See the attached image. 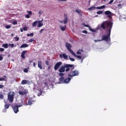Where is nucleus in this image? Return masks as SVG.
Masks as SVG:
<instances>
[{
	"label": "nucleus",
	"instance_id": "1",
	"mask_svg": "<svg viewBox=\"0 0 126 126\" xmlns=\"http://www.w3.org/2000/svg\"><path fill=\"white\" fill-rule=\"evenodd\" d=\"M113 22L110 21H106L102 23L101 25V28L103 30H105L106 27V28L108 30L109 33L107 35H102V39H101V41L104 40L106 42L108 41L109 38H110L111 31L113 27Z\"/></svg>",
	"mask_w": 126,
	"mask_h": 126
},
{
	"label": "nucleus",
	"instance_id": "2",
	"mask_svg": "<svg viewBox=\"0 0 126 126\" xmlns=\"http://www.w3.org/2000/svg\"><path fill=\"white\" fill-rule=\"evenodd\" d=\"M70 67H73V69H74V65L71 64H65L64 65L61 66L60 68L59 69V72L60 73L67 72V71H69L70 70Z\"/></svg>",
	"mask_w": 126,
	"mask_h": 126
},
{
	"label": "nucleus",
	"instance_id": "3",
	"mask_svg": "<svg viewBox=\"0 0 126 126\" xmlns=\"http://www.w3.org/2000/svg\"><path fill=\"white\" fill-rule=\"evenodd\" d=\"M66 48H67V50H68L69 52L74 56V57H75L76 58H77L79 60H81L82 59V57L81 56L76 55L75 53H74V52L71 50V48H72V45H71L70 43L68 42L66 43L65 45Z\"/></svg>",
	"mask_w": 126,
	"mask_h": 126
},
{
	"label": "nucleus",
	"instance_id": "4",
	"mask_svg": "<svg viewBox=\"0 0 126 126\" xmlns=\"http://www.w3.org/2000/svg\"><path fill=\"white\" fill-rule=\"evenodd\" d=\"M16 94L14 92H9L7 95V100L10 103H12L14 101V96Z\"/></svg>",
	"mask_w": 126,
	"mask_h": 126
},
{
	"label": "nucleus",
	"instance_id": "5",
	"mask_svg": "<svg viewBox=\"0 0 126 126\" xmlns=\"http://www.w3.org/2000/svg\"><path fill=\"white\" fill-rule=\"evenodd\" d=\"M71 80V78L70 77H68V78H67L66 79H64V77H61L59 79V81L61 83L66 84L69 83V82H70Z\"/></svg>",
	"mask_w": 126,
	"mask_h": 126
},
{
	"label": "nucleus",
	"instance_id": "6",
	"mask_svg": "<svg viewBox=\"0 0 126 126\" xmlns=\"http://www.w3.org/2000/svg\"><path fill=\"white\" fill-rule=\"evenodd\" d=\"M79 74V71L77 70H75L74 71H70L69 73L68 74V77H74V76H77Z\"/></svg>",
	"mask_w": 126,
	"mask_h": 126
},
{
	"label": "nucleus",
	"instance_id": "7",
	"mask_svg": "<svg viewBox=\"0 0 126 126\" xmlns=\"http://www.w3.org/2000/svg\"><path fill=\"white\" fill-rule=\"evenodd\" d=\"M63 64V63L62 62H58L54 66V70H58L59 68H60V67L61 65Z\"/></svg>",
	"mask_w": 126,
	"mask_h": 126
},
{
	"label": "nucleus",
	"instance_id": "8",
	"mask_svg": "<svg viewBox=\"0 0 126 126\" xmlns=\"http://www.w3.org/2000/svg\"><path fill=\"white\" fill-rule=\"evenodd\" d=\"M27 53H28L27 50H24L21 53V57L22 59H23V60H25V59H26L25 55H26V54H27Z\"/></svg>",
	"mask_w": 126,
	"mask_h": 126
},
{
	"label": "nucleus",
	"instance_id": "9",
	"mask_svg": "<svg viewBox=\"0 0 126 126\" xmlns=\"http://www.w3.org/2000/svg\"><path fill=\"white\" fill-rule=\"evenodd\" d=\"M13 109L15 114L18 113V112L19 111L18 105L14 106Z\"/></svg>",
	"mask_w": 126,
	"mask_h": 126
},
{
	"label": "nucleus",
	"instance_id": "10",
	"mask_svg": "<svg viewBox=\"0 0 126 126\" xmlns=\"http://www.w3.org/2000/svg\"><path fill=\"white\" fill-rule=\"evenodd\" d=\"M105 14L107 15V17L109 18H112V12L110 11H106L104 12Z\"/></svg>",
	"mask_w": 126,
	"mask_h": 126
},
{
	"label": "nucleus",
	"instance_id": "11",
	"mask_svg": "<svg viewBox=\"0 0 126 126\" xmlns=\"http://www.w3.org/2000/svg\"><path fill=\"white\" fill-rule=\"evenodd\" d=\"M18 93L20 95H25L28 94V91L25 90V91H19Z\"/></svg>",
	"mask_w": 126,
	"mask_h": 126
},
{
	"label": "nucleus",
	"instance_id": "12",
	"mask_svg": "<svg viewBox=\"0 0 126 126\" xmlns=\"http://www.w3.org/2000/svg\"><path fill=\"white\" fill-rule=\"evenodd\" d=\"M64 16V19L63 21V23L66 24V23H67V21H68V18H67V15L65 14Z\"/></svg>",
	"mask_w": 126,
	"mask_h": 126
},
{
	"label": "nucleus",
	"instance_id": "13",
	"mask_svg": "<svg viewBox=\"0 0 126 126\" xmlns=\"http://www.w3.org/2000/svg\"><path fill=\"white\" fill-rule=\"evenodd\" d=\"M38 67H39L40 69H43L42 61L38 62Z\"/></svg>",
	"mask_w": 126,
	"mask_h": 126
},
{
	"label": "nucleus",
	"instance_id": "14",
	"mask_svg": "<svg viewBox=\"0 0 126 126\" xmlns=\"http://www.w3.org/2000/svg\"><path fill=\"white\" fill-rule=\"evenodd\" d=\"M29 46V45L27 43H24L22 44L20 48V49H23V48H28Z\"/></svg>",
	"mask_w": 126,
	"mask_h": 126
},
{
	"label": "nucleus",
	"instance_id": "15",
	"mask_svg": "<svg viewBox=\"0 0 126 126\" xmlns=\"http://www.w3.org/2000/svg\"><path fill=\"white\" fill-rule=\"evenodd\" d=\"M3 78H0V82L1 81H6V79L7 78V76L6 75H4L3 76Z\"/></svg>",
	"mask_w": 126,
	"mask_h": 126
},
{
	"label": "nucleus",
	"instance_id": "16",
	"mask_svg": "<svg viewBox=\"0 0 126 126\" xmlns=\"http://www.w3.org/2000/svg\"><path fill=\"white\" fill-rule=\"evenodd\" d=\"M34 102V100H29L28 101V104H27V105L31 106V105H32V104H33V102Z\"/></svg>",
	"mask_w": 126,
	"mask_h": 126
},
{
	"label": "nucleus",
	"instance_id": "17",
	"mask_svg": "<svg viewBox=\"0 0 126 126\" xmlns=\"http://www.w3.org/2000/svg\"><path fill=\"white\" fill-rule=\"evenodd\" d=\"M2 47L4 48V49H8L9 48V44L8 43L3 44Z\"/></svg>",
	"mask_w": 126,
	"mask_h": 126
},
{
	"label": "nucleus",
	"instance_id": "18",
	"mask_svg": "<svg viewBox=\"0 0 126 126\" xmlns=\"http://www.w3.org/2000/svg\"><path fill=\"white\" fill-rule=\"evenodd\" d=\"M83 25L84 26V27L89 28V30H90L91 31H92V32H95V31L94 30H93V29H92L91 28V27H90L88 25H86V24H83Z\"/></svg>",
	"mask_w": 126,
	"mask_h": 126
},
{
	"label": "nucleus",
	"instance_id": "19",
	"mask_svg": "<svg viewBox=\"0 0 126 126\" xmlns=\"http://www.w3.org/2000/svg\"><path fill=\"white\" fill-rule=\"evenodd\" d=\"M29 81L27 80H23L21 82L22 85H26L28 83Z\"/></svg>",
	"mask_w": 126,
	"mask_h": 126
},
{
	"label": "nucleus",
	"instance_id": "20",
	"mask_svg": "<svg viewBox=\"0 0 126 126\" xmlns=\"http://www.w3.org/2000/svg\"><path fill=\"white\" fill-rule=\"evenodd\" d=\"M41 22H42L41 21H38V23H37L38 24L37 26L38 27H41L43 26V24Z\"/></svg>",
	"mask_w": 126,
	"mask_h": 126
},
{
	"label": "nucleus",
	"instance_id": "21",
	"mask_svg": "<svg viewBox=\"0 0 126 126\" xmlns=\"http://www.w3.org/2000/svg\"><path fill=\"white\" fill-rule=\"evenodd\" d=\"M60 28L62 31H65V29H66V26H65L64 27L60 26Z\"/></svg>",
	"mask_w": 126,
	"mask_h": 126
},
{
	"label": "nucleus",
	"instance_id": "22",
	"mask_svg": "<svg viewBox=\"0 0 126 126\" xmlns=\"http://www.w3.org/2000/svg\"><path fill=\"white\" fill-rule=\"evenodd\" d=\"M105 8V5H102V6H98V7H96V8L97 9H104Z\"/></svg>",
	"mask_w": 126,
	"mask_h": 126
},
{
	"label": "nucleus",
	"instance_id": "23",
	"mask_svg": "<svg viewBox=\"0 0 126 126\" xmlns=\"http://www.w3.org/2000/svg\"><path fill=\"white\" fill-rule=\"evenodd\" d=\"M95 8H96L95 7L93 6L92 7L89 8L88 9V10H89V11H93V10H94Z\"/></svg>",
	"mask_w": 126,
	"mask_h": 126
},
{
	"label": "nucleus",
	"instance_id": "24",
	"mask_svg": "<svg viewBox=\"0 0 126 126\" xmlns=\"http://www.w3.org/2000/svg\"><path fill=\"white\" fill-rule=\"evenodd\" d=\"M38 22V21H35V22H34L32 23V26H33V27H36V26H37V24Z\"/></svg>",
	"mask_w": 126,
	"mask_h": 126
},
{
	"label": "nucleus",
	"instance_id": "25",
	"mask_svg": "<svg viewBox=\"0 0 126 126\" xmlns=\"http://www.w3.org/2000/svg\"><path fill=\"white\" fill-rule=\"evenodd\" d=\"M9 106H10V105L8 104H5L4 105V108H5V109H9Z\"/></svg>",
	"mask_w": 126,
	"mask_h": 126
},
{
	"label": "nucleus",
	"instance_id": "26",
	"mask_svg": "<svg viewBox=\"0 0 126 126\" xmlns=\"http://www.w3.org/2000/svg\"><path fill=\"white\" fill-rule=\"evenodd\" d=\"M63 59H65V60H66L68 58L67 55H66V54H63Z\"/></svg>",
	"mask_w": 126,
	"mask_h": 126
},
{
	"label": "nucleus",
	"instance_id": "27",
	"mask_svg": "<svg viewBox=\"0 0 126 126\" xmlns=\"http://www.w3.org/2000/svg\"><path fill=\"white\" fill-rule=\"evenodd\" d=\"M8 46L11 48H14V47H16V45H15L14 44H9Z\"/></svg>",
	"mask_w": 126,
	"mask_h": 126
},
{
	"label": "nucleus",
	"instance_id": "28",
	"mask_svg": "<svg viewBox=\"0 0 126 126\" xmlns=\"http://www.w3.org/2000/svg\"><path fill=\"white\" fill-rule=\"evenodd\" d=\"M15 41H18L19 40V37H18V36H15V37H14Z\"/></svg>",
	"mask_w": 126,
	"mask_h": 126
},
{
	"label": "nucleus",
	"instance_id": "29",
	"mask_svg": "<svg viewBox=\"0 0 126 126\" xmlns=\"http://www.w3.org/2000/svg\"><path fill=\"white\" fill-rule=\"evenodd\" d=\"M34 35L33 33H28L27 34V36H33Z\"/></svg>",
	"mask_w": 126,
	"mask_h": 126
},
{
	"label": "nucleus",
	"instance_id": "30",
	"mask_svg": "<svg viewBox=\"0 0 126 126\" xmlns=\"http://www.w3.org/2000/svg\"><path fill=\"white\" fill-rule=\"evenodd\" d=\"M27 12L30 15H32V11H27Z\"/></svg>",
	"mask_w": 126,
	"mask_h": 126
},
{
	"label": "nucleus",
	"instance_id": "31",
	"mask_svg": "<svg viewBox=\"0 0 126 126\" xmlns=\"http://www.w3.org/2000/svg\"><path fill=\"white\" fill-rule=\"evenodd\" d=\"M5 28L7 29H9L11 28V25H6Z\"/></svg>",
	"mask_w": 126,
	"mask_h": 126
},
{
	"label": "nucleus",
	"instance_id": "32",
	"mask_svg": "<svg viewBox=\"0 0 126 126\" xmlns=\"http://www.w3.org/2000/svg\"><path fill=\"white\" fill-rule=\"evenodd\" d=\"M0 99H4V95L2 94H0Z\"/></svg>",
	"mask_w": 126,
	"mask_h": 126
},
{
	"label": "nucleus",
	"instance_id": "33",
	"mask_svg": "<svg viewBox=\"0 0 126 126\" xmlns=\"http://www.w3.org/2000/svg\"><path fill=\"white\" fill-rule=\"evenodd\" d=\"M64 76V73H59V76H61L62 77H63V76Z\"/></svg>",
	"mask_w": 126,
	"mask_h": 126
},
{
	"label": "nucleus",
	"instance_id": "34",
	"mask_svg": "<svg viewBox=\"0 0 126 126\" xmlns=\"http://www.w3.org/2000/svg\"><path fill=\"white\" fill-rule=\"evenodd\" d=\"M69 59L70 60H71V62H74V61H75V59L69 57Z\"/></svg>",
	"mask_w": 126,
	"mask_h": 126
},
{
	"label": "nucleus",
	"instance_id": "35",
	"mask_svg": "<svg viewBox=\"0 0 126 126\" xmlns=\"http://www.w3.org/2000/svg\"><path fill=\"white\" fill-rule=\"evenodd\" d=\"M12 24L14 25H16L18 24L17 21H14L12 22Z\"/></svg>",
	"mask_w": 126,
	"mask_h": 126
},
{
	"label": "nucleus",
	"instance_id": "36",
	"mask_svg": "<svg viewBox=\"0 0 126 126\" xmlns=\"http://www.w3.org/2000/svg\"><path fill=\"white\" fill-rule=\"evenodd\" d=\"M81 51L82 52V50H78V51L77 52V55H81Z\"/></svg>",
	"mask_w": 126,
	"mask_h": 126
},
{
	"label": "nucleus",
	"instance_id": "37",
	"mask_svg": "<svg viewBox=\"0 0 126 126\" xmlns=\"http://www.w3.org/2000/svg\"><path fill=\"white\" fill-rule=\"evenodd\" d=\"M75 11H76V12H77V13H78V14H80V13H81V11L80 10H78V9H76V10H75Z\"/></svg>",
	"mask_w": 126,
	"mask_h": 126
},
{
	"label": "nucleus",
	"instance_id": "38",
	"mask_svg": "<svg viewBox=\"0 0 126 126\" xmlns=\"http://www.w3.org/2000/svg\"><path fill=\"white\" fill-rule=\"evenodd\" d=\"M103 13V11H97V12H96V13L97 14H102Z\"/></svg>",
	"mask_w": 126,
	"mask_h": 126
},
{
	"label": "nucleus",
	"instance_id": "39",
	"mask_svg": "<svg viewBox=\"0 0 126 126\" xmlns=\"http://www.w3.org/2000/svg\"><path fill=\"white\" fill-rule=\"evenodd\" d=\"M33 41H34V39L33 38H32L28 40L29 42H32Z\"/></svg>",
	"mask_w": 126,
	"mask_h": 126
},
{
	"label": "nucleus",
	"instance_id": "40",
	"mask_svg": "<svg viewBox=\"0 0 126 126\" xmlns=\"http://www.w3.org/2000/svg\"><path fill=\"white\" fill-rule=\"evenodd\" d=\"M28 71H29V70L27 68H25L24 69V72L27 73L28 72Z\"/></svg>",
	"mask_w": 126,
	"mask_h": 126
},
{
	"label": "nucleus",
	"instance_id": "41",
	"mask_svg": "<svg viewBox=\"0 0 126 126\" xmlns=\"http://www.w3.org/2000/svg\"><path fill=\"white\" fill-rule=\"evenodd\" d=\"M3 57L2 55H0V61H2Z\"/></svg>",
	"mask_w": 126,
	"mask_h": 126
},
{
	"label": "nucleus",
	"instance_id": "42",
	"mask_svg": "<svg viewBox=\"0 0 126 126\" xmlns=\"http://www.w3.org/2000/svg\"><path fill=\"white\" fill-rule=\"evenodd\" d=\"M102 40H101V39H97V40H94V42L95 43L97 42H100Z\"/></svg>",
	"mask_w": 126,
	"mask_h": 126
},
{
	"label": "nucleus",
	"instance_id": "43",
	"mask_svg": "<svg viewBox=\"0 0 126 126\" xmlns=\"http://www.w3.org/2000/svg\"><path fill=\"white\" fill-rule=\"evenodd\" d=\"M45 64H46V65H49V61H45Z\"/></svg>",
	"mask_w": 126,
	"mask_h": 126
},
{
	"label": "nucleus",
	"instance_id": "44",
	"mask_svg": "<svg viewBox=\"0 0 126 126\" xmlns=\"http://www.w3.org/2000/svg\"><path fill=\"white\" fill-rule=\"evenodd\" d=\"M30 17H31V16L29 14H27L26 15V18H30Z\"/></svg>",
	"mask_w": 126,
	"mask_h": 126
},
{
	"label": "nucleus",
	"instance_id": "45",
	"mask_svg": "<svg viewBox=\"0 0 126 126\" xmlns=\"http://www.w3.org/2000/svg\"><path fill=\"white\" fill-rule=\"evenodd\" d=\"M113 1H114V0H111L109 2L108 4H110L112 3L113 2Z\"/></svg>",
	"mask_w": 126,
	"mask_h": 126
},
{
	"label": "nucleus",
	"instance_id": "46",
	"mask_svg": "<svg viewBox=\"0 0 126 126\" xmlns=\"http://www.w3.org/2000/svg\"><path fill=\"white\" fill-rule=\"evenodd\" d=\"M4 48H0V52H4Z\"/></svg>",
	"mask_w": 126,
	"mask_h": 126
},
{
	"label": "nucleus",
	"instance_id": "47",
	"mask_svg": "<svg viewBox=\"0 0 126 126\" xmlns=\"http://www.w3.org/2000/svg\"><path fill=\"white\" fill-rule=\"evenodd\" d=\"M4 88V85H0V89H3Z\"/></svg>",
	"mask_w": 126,
	"mask_h": 126
},
{
	"label": "nucleus",
	"instance_id": "48",
	"mask_svg": "<svg viewBox=\"0 0 126 126\" xmlns=\"http://www.w3.org/2000/svg\"><path fill=\"white\" fill-rule=\"evenodd\" d=\"M24 31H28V27H24L23 28Z\"/></svg>",
	"mask_w": 126,
	"mask_h": 126
},
{
	"label": "nucleus",
	"instance_id": "49",
	"mask_svg": "<svg viewBox=\"0 0 126 126\" xmlns=\"http://www.w3.org/2000/svg\"><path fill=\"white\" fill-rule=\"evenodd\" d=\"M44 30V29H41L40 31H39V33H41Z\"/></svg>",
	"mask_w": 126,
	"mask_h": 126
},
{
	"label": "nucleus",
	"instance_id": "50",
	"mask_svg": "<svg viewBox=\"0 0 126 126\" xmlns=\"http://www.w3.org/2000/svg\"><path fill=\"white\" fill-rule=\"evenodd\" d=\"M36 63L35 62L33 63V66H34V67H36Z\"/></svg>",
	"mask_w": 126,
	"mask_h": 126
},
{
	"label": "nucleus",
	"instance_id": "51",
	"mask_svg": "<svg viewBox=\"0 0 126 126\" xmlns=\"http://www.w3.org/2000/svg\"><path fill=\"white\" fill-rule=\"evenodd\" d=\"M83 32L84 33L87 34L88 32L86 30H84V31H83Z\"/></svg>",
	"mask_w": 126,
	"mask_h": 126
},
{
	"label": "nucleus",
	"instance_id": "52",
	"mask_svg": "<svg viewBox=\"0 0 126 126\" xmlns=\"http://www.w3.org/2000/svg\"><path fill=\"white\" fill-rule=\"evenodd\" d=\"M32 62H33V60H30V61H29V63H32Z\"/></svg>",
	"mask_w": 126,
	"mask_h": 126
},
{
	"label": "nucleus",
	"instance_id": "53",
	"mask_svg": "<svg viewBox=\"0 0 126 126\" xmlns=\"http://www.w3.org/2000/svg\"><path fill=\"white\" fill-rule=\"evenodd\" d=\"M18 106V108H19V107H21L22 106V105H19V106Z\"/></svg>",
	"mask_w": 126,
	"mask_h": 126
},
{
	"label": "nucleus",
	"instance_id": "54",
	"mask_svg": "<svg viewBox=\"0 0 126 126\" xmlns=\"http://www.w3.org/2000/svg\"><path fill=\"white\" fill-rule=\"evenodd\" d=\"M41 12H41V11H39V14L40 15L42 14Z\"/></svg>",
	"mask_w": 126,
	"mask_h": 126
},
{
	"label": "nucleus",
	"instance_id": "55",
	"mask_svg": "<svg viewBox=\"0 0 126 126\" xmlns=\"http://www.w3.org/2000/svg\"><path fill=\"white\" fill-rule=\"evenodd\" d=\"M20 31H21V32H24V30H23V29H21V30H20Z\"/></svg>",
	"mask_w": 126,
	"mask_h": 126
},
{
	"label": "nucleus",
	"instance_id": "56",
	"mask_svg": "<svg viewBox=\"0 0 126 126\" xmlns=\"http://www.w3.org/2000/svg\"><path fill=\"white\" fill-rule=\"evenodd\" d=\"M59 1H66V0H58Z\"/></svg>",
	"mask_w": 126,
	"mask_h": 126
},
{
	"label": "nucleus",
	"instance_id": "57",
	"mask_svg": "<svg viewBox=\"0 0 126 126\" xmlns=\"http://www.w3.org/2000/svg\"><path fill=\"white\" fill-rule=\"evenodd\" d=\"M91 0H89V5H90Z\"/></svg>",
	"mask_w": 126,
	"mask_h": 126
},
{
	"label": "nucleus",
	"instance_id": "58",
	"mask_svg": "<svg viewBox=\"0 0 126 126\" xmlns=\"http://www.w3.org/2000/svg\"><path fill=\"white\" fill-rule=\"evenodd\" d=\"M50 68H51V65H50V66L48 67V69H50Z\"/></svg>",
	"mask_w": 126,
	"mask_h": 126
},
{
	"label": "nucleus",
	"instance_id": "59",
	"mask_svg": "<svg viewBox=\"0 0 126 126\" xmlns=\"http://www.w3.org/2000/svg\"><path fill=\"white\" fill-rule=\"evenodd\" d=\"M59 22L61 23H63V21H59Z\"/></svg>",
	"mask_w": 126,
	"mask_h": 126
},
{
	"label": "nucleus",
	"instance_id": "60",
	"mask_svg": "<svg viewBox=\"0 0 126 126\" xmlns=\"http://www.w3.org/2000/svg\"><path fill=\"white\" fill-rule=\"evenodd\" d=\"M14 34L13 33L11 34V36H13Z\"/></svg>",
	"mask_w": 126,
	"mask_h": 126
},
{
	"label": "nucleus",
	"instance_id": "61",
	"mask_svg": "<svg viewBox=\"0 0 126 126\" xmlns=\"http://www.w3.org/2000/svg\"><path fill=\"white\" fill-rule=\"evenodd\" d=\"M118 6H121V4H118Z\"/></svg>",
	"mask_w": 126,
	"mask_h": 126
},
{
	"label": "nucleus",
	"instance_id": "62",
	"mask_svg": "<svg viewBox=\"0 0 126 126\" xmlns=\"http://www.w3.org/2000/svg\"><path fill=\"white\" fill-rule=\"evenodd\" d=\"M83 61V59H82V61H81V63H82Z\"/></svg>",
	"mask_w": 126,
	"mask_h": 126
},
{
	"label": "nucleus",
	"instance_id": "63",
	"mask_svg": "<svg viewBox=\"0 0 126 126\" xmlns=\"http://www.w3.org/2000/svg\"><path fill=\"white\" fill-rule=\"evenodd\" d=\"M47 84V83H45V85Z\"/></svg>",
	"mask_w": 126,
	"mask_h": 126
},
{
	"label": "nucleus",
	"instance_id": "64",
	"mask_svg": "<svg viewBox=\"0 0 126 126\" xmlns=\"http://www.w3.org/2000/svg\"><path fill=\"white\" fill-rule=\"evenodd\" d=\"M106 0H104V1H105Z\"/></svg>",
	"mask_w": 126,
	"mask_h": 126
}]
</instances>
